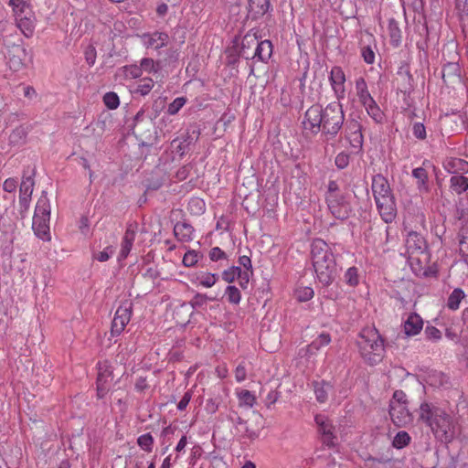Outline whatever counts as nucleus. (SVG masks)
Masks as SVG:
<instances>
[{"label": "nucleus", "mask_w": 468, "mask_h": 468, "mask_svg": "<svg viewBox=\"0 0 468 468\" xmlns=\"http://www.w3.org/2000/svg\"><path fill=\"white\" fill-rule=\"evenodd\" d=\"M257 44V37L253 35H246L242 40L240 48V56L243 57L244 49L254 51Z\"/></svg>", "instance_id": "obj_47"}, {"label": "nucleus", "mask_w": 468, "mask_h": 468, "mask_svg": "<svg viewBox=\"0 0 468 468\" xmlns=\"http://www.w3.org/2000/svg\"><path fill=\"white\" fill-rule=\"evenodd\" d=\"M406 253L409 255L428 252L424 238L416 231H410L405 240Z\"/></svg>", "instance_id": "obj_16"}, {"label": "nucleus", "mask_w": 468, "mask_h": 468, "mask_svg": "<svg viewBox=\"0 0 468 468\" xmlns=\"http://www.w3.org/2000/svg\"><path fill=\"white\" fill-rule=\"evenodd\" d=\"M154 86V82L153 79L151 78H143L140 79L137 84V88L135 89L134 92L138 93L142 96H146L150 93L152 89Z\"/></svg>", "instance_id": "obj_40"}, {"label": "nucleus", "mask_w": 468, "mask_h": 468, "mask_svg": "<svg viewBox=\"0 0 468 468\" xmlns=\"http://www.w3.org/2000/svg\"><path fill=\"white\" fill-rule=\"evenodd\" d=\"M420 419L431 428L440 441L449 443L455 437L457 424L453 418L434 404L422 403L420 407Z\"/></svg>", "instance_id": "obj_1"}, {"label": "nucleus", "mask_w": 468, "mask_h": 468, "mask_svg": "<svg viewBox=\"0 0 468 468\" xmlns=\"http://www.w3.org/2000/svg\"><path fill=\"white\" fill-rule=\"evenodd\" d=\"M412 176L414 178L417 179V186L420 193L422 192H428L429 187L427 185L428 180V173L427 171L422 167H417L413 169Z\"/></svg>", "instance_id": "obj_33"}, {"label": "nucleus", "mask_w": 468, "mask_h": 468, "mask_svg": "<svg viewBox=\"0 0 468 468\" xmlns=\"http://www.w3.org/2000/svg\"><path fill=\"white\" fill-rule=\"evenodd\" d=\"M422 328L423 320L421 316L416 313L410 314L403 324V331L408 336L419 335Z\"/></svg>", "instance_id": "obj_20"}, {"label": "nucleus", "mask_w": 468, "mask_h": 468, "mask_svg": "<svg viewBox=\"0 0 468 468\" xmlns=\"http://www.w3.org/2000/svg\"><path fill=\"white\" fill-rule=\"evenodd\" d=\"M201 258L199 251L195 250H188L183 256L182 263L185 267L190 268L197 265Z\"/></svg>", "instance_id": "obj_41"}, {"label": "nucleus", "mask_w": 468, "mask_h": 468, "mask_svg": "<svg viewBox=\"0 0 468 468\" xmlns=\"http://www.w3.org/2000/svg\"><path fill=\"white\" fill-rule=\"evenodd\" d=\"M215 373L218 378L223 379L226 378L229 375V368L225 363L220 364L216 367Z\"/></svg>", "instance_id": "obj_60"}, {"label": "nucleus", "mask_w": 468, "mask_h": 468, "mask_svg": "<svg viewBox=\"0 0 468 468\" xmlns=\"http://www.w3.org/2000/svg\"><path fill=\"white\" fill-rule=\"evenodd\" d=\"M412 133L413 135L420 140H423L426 138V129L423 123L421 122H415L412 126Z\"/></svg>", "instance_id": "obj_57"}, {"label": "nucleus", "mask_w": 468, "mask_h": 468, "mask_svg": "<svg viewBox=\"0 0 468 468\" xmlns=\"http://www.w3.org/2000/svg\"><path fill=\"white\" fill-rule=\"evenodd\" d=\"M322 106L314 104L305 112L303 121V130L306 136L315 135L322 131Z\"/></svg>", "instance_id": "obj_8"}, {"label": "nucleus", "mask_w": 468, "mask_h": 468, "mask_svg": "<svg viewBox=\"0 0 468 468\" xmlns=\"http://www.w3.org/2000/svg\"><path fill=\"white\" fill-rule=\"evenodd\" d=\"M174 234L179 241L188 242L194 238V229L186 223H176L174 228Z\"/></svg>", "instance_id": "obj_25"}, {"label": "nucleus", "mask_w": 468, "mask_h": 468, "mask_svg": "<svg viewBox=\"0 0 468 468\" xmlns=\"http://www.w3.org/2000/svg\"><path fill=\"white\" fill-rule=\"evenodd\" d=\"M187 209L193 215H202L206 211L205 201L199 197H192L188 201Z\"/></svg>", "instance_id": "obj_37"}, {"label": "nucleus", "mask_w": 468, "mask_h": 468, "mask_svg": "<svg viewBox=\"0 0 468 468\" xmlns=\"http://www.w3.org/2000/svg\"><path fill=\"white\" fill-rule=\"evenodd\" d=\"M112 371L108 362H100L98 364L97 377V397L103 399L111 388L112 382Z\"/></svg>", "instance_id": "obj_10"}, {"label": "nucleus", "mask_w": 468, "mask_h": 468, "mask_svg": "<svg viewBox=\"0 0 468 468\" xmlns=\"http://www.w3.org/2000/svg\"><path fill=\"white\" fill-rule=\"evenodd\" d=\"M378 211L386 223H391L397 216V206L393 195L375 199Z\"/></svg>", "instance_id": "obj_11"}, {"label": "nucleus", "mask_w": 468, "mask_h": 468, "mask_svg": "<svg viewBox=\"0 0 468 468\" xmlns=\"http://www.w3.org/2000/svg\"><path fill=\"white\" fill-rule=\"evenodd\" d=\"M329 81L332 90L338 101L346 97V74L339 66L332 67L329 75Z\"/></svg>", "instance_id": "obj_12"}, {"label": "nucleus", "mask_w": 468, "mask_h": 468, "mask_svg": "<svg viewBox=\"0 0 468 468\" xmlns=\"http://www.w3.org/2000/svg\"><path fill=\"white\" fill-rule=\"evenodd\" d=\"M344 282L350 287H356L359 284L360 276L356 267L348 268L344 274Z\"/></svg>", "instance_id": "obj_36"}, {"label": "nucleus", "mask_w": 468, "mask_h": 468, "mask_svg": "<svg viewBox=\"0 0 468 468\" xmlns=\"http://www.w3.org/2000/svg\"><path fill=\"white\" fill-rule=\"evenodd\" d=\"M218 275L207 271H199L196 273L195 280L193 282L205 288H211L218 282Z\"/></svg>", "instance_id": "obj_28"}, {"label": "nucleus", "mask_w": 468, "mask_h": 468, "mask_svg": "<svg viewBox=\"0 0 468 468\" xmlns=\"http://www.w3.org/2000/svg\"><path fill=\"white\" fill-rule=\"evenodd\" d=\"M17 27L26 37L33 36L36 27V16L33 10H27L22 14L15 16Z\"/></svg>", "instance_id": "obj_15"}, {"label": "nucleus", "mask_w": 468, "mask_h": 468, "mask_svg": "<svg viewBox=\"0 0 468 468\" xmlns=\"http://www.w3.org/2000/svg\"><path fill=\"white\" fill-rule=\"evenodd\" d=\"M34 187V180L31 177H26L22 180L20 188H19V196H25L31 197Z\"/></svg>", "instance_id": "obj_46"}, {"label": "nucleus", "mask_w": 468, "mask_h": 468, "mask_svg": "<svg viewBox=\"0 0 468 468\" xmlns=\"http://www.w3.org/2000/svg\"><path fill=\"white\" fill-rule=\"evenodd\" d=\"M389 415L398 427H404L412 421V415L408 408L407 395L402 390H396L389 403Z\"/></svg>", "instance_id": "obj_6"}, {"label": "nucleus", "mask_w": 468, "mask_h": 468, "mask_svg": "<svg viewBox=\"0 0 468 468\" xmlns=\"http://www.w3.org/2000/svg\"><path fill=\"white\" fill-rule=\"evenodd\" d=\"M272 54V44L269 40L259 42L257 40L254 51L244 49L243 58L246 59L257 58L259 61L267 62Z\"/></svg>", "instance_id": "obj_14"}, {"label": "nucleus", "mask_w": 468, "mask_h": 468, "mask_svg": "<svg viewBox=\"0 0 468 468\" xmlns=\"http://www.w3.org/2000/svg\"><path fill=\"white\" fill-rule=\"evenodd\" d=\"M349 198L350 195L340 189L335 181L328 182L325 202L329 211L335 218L343 220L350 217L353 210Z\"/></svg>", "instance_id": "obj_4"}, {"label": "nucleus", "mask_w": 468, "mask_h": 468, "mask_svg": "<svg viewBox=\"0 0 468 468\" xmlns=\"http://www.w3.org/2000/svg\"><path fill=\"white\" fill-rule=\"evenodd\" d=\"M132 314L133 304L130 302H124L117 308L112 322L111 334L112 336L120 335L123 332Z\"/></svg>", "instance_id": "obj_9"}, {"label": "nucleus", "mask_w": 468, "mask_h": 468, "mask_svg": "<svg viewBox=\"0 0 468 468\" xmlns=\"http://www.w3.org/2000/svg\"><path fill=\"white\" fill-rule=\"evenodd\" d=\"M311 260L319 282L330 285L336 277L337 266L329 245L322 239H314L311 244Z\"/></svg>", "instance_id": "obj_2"}, {"label": "nucleus", "mask_w": 468, "mask_h": 468, "mask_svg": "<svg viewBox=\"0 0 468 468\" xmlns=\"http://www.w3.org/2000/svg\"><path fill=\"white\" fill-rule=\"evenodd\" d=\"M362 57L367 64H372L375 61V53L370 47H364L362 48Z\"/></svg>", "instance_id": "obj_58"}, {"label": "nucleus", "mask_w": 468, "mask_h": 468, "mask_svg": "<svg viewBox=\"0 0 468 468\" xmlns=\"http://www.w3.org/2000/svg\"><path fill=\"white\" fill-rule=\"evenodd\" d=\"M228 301L232 304H239L241 300L240 291L232 285H229L225 292Z\"/></svg>", "instance_id": "obj_44"}, {"label": "nucleus", "mask_w": 468, "mask_h": 468, "mask_svg": "<svg viewBox=\"0 0 468 468\" xmlns=\"http://www.w3.org/2000/svg\"><path fill=\"white\" fill-rule=\"evenodd\" d=\"M466 298V293L461 288H455L452 292L448 295L445 307L452 312H455L460 309L462 302Z\"/></svg>", "instance_id": "obj_24"}, {"label": "nucleus", "mask_w": 468, "mask_h": 468, "mask_svg": "<svg viewBox=\"0 0 468 468\" xmlns=\"http://www.w3.org/2000/svg\"><path fill=\"white\" fill-rule=\"evenodd\" d=\"M443 168L450 174H466L468 162L458 157H449L443 162Z\"/></svg>", "instance_id": "obj_23"}, {"label": "nucleus", "mask_w": 468, "mask_h": 468, "mask_svg": "<svg viewBox=\"0 0 468 468\" xmlns=\"http://www.w3.org/2000/svg\"><path fill=\"white\" fill-rule=\"evenodd\" d=\"M140 67L142 68V71L144 70L145 72L156 73L159 69V64L154 62L153 58H144L141 60Z\"/></svg>", "instance_id": "obj_50"}, {"label": "nucleus", "mask_w": 468, "mask_h": 468, "mask_svg": "<svg viewBox=\"0 0 468 468\" xmlns=\"http://www.w3.org/2000/svg\"><path fill=\"white\" fill-rule=\"evenodd\" d=\"M426 339L432 342H438L442 338L441 332L435 326L427 325L424 330Z\"/></svg>", "instance_id": "obj_48"}, {"label": "nucleus", "mask_w": 468, "mask_h": 468, "mask_svg": "<svg viewBox=\"0 0 468 468\" xmlns=\"http://www.w3.org/2000/svg\"><path fill=\"white\" fill-rule=\"evenodd\" d=\"M137 443L141 449L147 452H151L154 445V438L151 433H144L138 437Z\"/></svg>", "instance_id": "obj_45"}, {"label": "nucleus", "mask_w": 468, "mask_h": 468, "mask_svg": "<svg viewBox=\"0 0 468 468\" xmlns=\"http://www.w3.org/2000/svg\"><path fill=\"white\" fill-rule=\"evenodd\" d=\"M249 6L256 16H263L270 8V0H249Z\"/></svg>", "instance_id": "obj_34"}, {"label": "nucleus", "mask_w": 468, "mask_h": 468, "mask_svg": "<svg viewBox=\"0 0 468 468\" xmlns=\"http://www.w3.org/2000/svg\"><path fill=\"white\" fill-rule=\"evenodd\" d=\"M142 39L146 48L159 49L168 43L169 37L163 32H154L143 35Z\"/></svg>", "instance_id": "obj_21"}, {"label": "nucleus", "mask_w": 468, "mask_h": 468, "mask_svg": "<svg viewBox=\"0 0 468 468\" xmlns=\"http://www.w3.org/2000/svg\"><path fill=\"white\" fill-rule=\"evenodd\" d=\"M235 379L237 382L240 383L244 381L247 378V369L245 364L242 362L237 366L234 370Z\"/></svg>", "instance_id": "obj_55"}, {"label": "nucleus", "mask_w": 468, "mask_h": 468, "mask_svg": "<svg viewBox=\"0 0 468 468\" xmlns=\"http://www.w3.org/2000/svg\"><path fill=\"white\" fill-rule=\"evenodd\" d=\"M410 441L411 437L410 434L405 431H400L395 435L392 441V446L399 450L403 449L410 443Z\"/></svg>", "instance_id": "obj_39"}, {"label": "nucleus", "mask_w": 468, "mask_h": 468, "mask_svg": "<svg viewBox=\"0 0 468 468\" xmlns=\"http://www.w3.org/2000/svg\"><path fill=\"white\" fill-rule=\"evenodd\" d=\"M321 115V118H323L322 132L326 134L335 135L341 129L345 120L342 105L336 101L331 102L324 109L322 108Z\"/></svg>", "instance_id": "obj_7"}, {"label": "nucleus", "mask_w": 468, "mask_h": 468, "mask_svg": "<svg viewBox=\"0 0 468 468\" xmlns=\"http://www.w3.org/2000/svg\"><path fill=\"white\" fill-rule=\"evenodd\" d=\"M409 263L413 272L418 276L428 275L429 252H421L408 256Z\"/></svg>", "instance_id": "obj_17"}, {"label": "nucleus", "mask_w": 468, "mask_h": 468, "mask_svg": "<svg viewBox=\"0 0 468 468\" xmlns=\"http://www.w3.org/2000/svg\"><path fill=\"white\" fill-rule=\"evenodd\" d=\"M294 295L299 302H307L314 297V292L312 287L301 286L295 290Z\"/></svg>", "instance_id": "obj_43"}, {"label": "nucleus", "mask_w": 468, "mask_h": 468, "mask_svg": "<svg viewBox=\"0 0 468 468\" xmlns=\"http://www.w3.org/2000/svg\"><path fill=\"white\" fill-rule=\"evenodd\" d=\"M450 188L457 195L464 193L468 190V177L462 175L452 176L450 179Z\"/></svg>", "instance_id": "obj_29"}, {"label": "nucleus", "mask_w": 468, "mask_h": 468, "mask_svg": "<svg viewBox=\"0 0 468 468\" xmlns=\"http://www.w3.org/2000/svg\"><path fill=\"white\" fill-rule=\"evenodd\" d=\"M186 99L185 97L176 98L167 108V112L171 115L176 114L186 104Z\"/></svg>", "instance_id": "obj_51"}, {"label": "nucleus", "mask_w": 468, "mask_h": 468, "mask_svg": "<svg viewBox=\"0 0 468 468\" xmlns=\"http://www.w3.org/2000/svg\"><path fill=\"white\" fill-rule=\"evenodd\" d=\"M222 279L229 283L233 282L236 279L235 271L232 270L231 267L228 270H225L222 272Z\"/></svg>", "instance_id": "obj_62"}, {"label": "nucleus", "mask_w": 468, "mask_h": 468, "mask_svg": "<svg viewBox=\"0 0 468 468\" xmlns=\"http://www.w3.org/2000/svg\"><path fill=\"white\" fill-rule=\"evenodd\" d=\"M356 128L355 132L352 133V138L350 139L351 144L354 147H361L363 143V136L359 130L358 124H355Z\"/></svg>", "instance_id": "obj_56"}, {"label": "nucleus", "mask_w": 468, "mask_h": 468, "mask_svg": "<svg viewBox=\"0 0 468 468\" xmlns=\"http://www.w3.org/2000/svg\"><path fill=\"white\" fill-rule=\"evenodd\" d=\"M103 102L108 109L114 110L118 108L120 104V100L115 92H107L103 96Z\"/></svg>", "instance_id": "obj_49"}, {"label": "nucleus", "mask_w": 468, "mask_h": 468, "mask_svg": "<svg viewBox=\"0 0 468 468\" xmlns=\"http://www.w3.org/2000/svg\"><path fill=\"white\" fill-rule=\"evenodd\" d=\"M388 34L390 38V43L393 47L397 48L401 44L402 32L399 27V22L394 18H389L388 22Z\"/></svg>", "instance_id": "obj_26"}, {"label": "nucleus", "mask_w": 468, "mask_h": 468, "mask_svg": "<svg viewBox=\"0 0 468 468\" xmlns=\"http://www.w3.org/2000/svg\"><path fill=\"white\" fill-rule=\"evenodd\" d=\"M357 346L367 364L373 366L381 362L385 352L384 341L375 327H365L361 330Z\"/></svg>", "instance_id": "obj_3"}, {"label": "nucleus", "mask_w": 468, "mask_h": 468, "mask_svg": "<svg viewBox=\"0 0 468 468\" xmlns=\"http://www.w3.org/2000/svg\"><path fill=\"white\" fill-rule=\"evenodd\" d=\"M136 229V225L133 224H130L127 227L121 243L118 261H122L128 257L135 239Z\"/></svg>", "instance_id": "obj_18"}, {"label": "nucleus", "mask_w": 468, "mask_h": 468, "mask_svg": "<svg viewBox=\"0 0 468 468\" xmlns=\"http://www.w3.org/2000/svg\"><path fill=\"white\" fill-rule=\"evenodd\" d=\"M460 254L468 264V226L463 227L458 233Z\"/></svg>", "instance_id": "obj_32"}, {"label": "nucleus", "mask_w": 468, "mask_h": 468, "mask_svg": "<svg viewBox=\"0 0 468 468\" xmlns=\"http://www.w3.org/2000/svg\"><path fill=\"white\" fill-rule=\"evenodd\" d=\"M348 164V156L343 154L335 157V165L339 168H345Z\"/></svg>", "instance_id": "obj_64"}, {"label": "nucleus", "mask_w": 468, "mask_h": 468, "mask_svg": "<svg viewBox=\"0 0 468 468\" xmlns=\"http://www.w3.org/2000/svg\"><path fill=\"white\" fill-rule=\"evenodd\" d=\"M231 269L235 271L236 278L239 280V285L243 289H246L253 271L242 270L240 266H232Z\"/></svg>", "instance_id": "obj_38"}, {"label": "nucleus", "mask_w": 468, "mask_h": 468, "mask_svg": "<svg viewBox=\"0 0 468 468\" xmlns=\"http://www.w3.org/2000/svg\"><path fill=\"white\" fill-rule=\"evenodd\" d=\"M239 263L240 267H243V270L252 271V265H251V261H250V257L245 256V255L240 256L239 259Z\"/></svg>", "instance_id": "obj_63"}, {"label": "nucleus", "mask_w": 468, "mask_h": 468, "mask_svg": "<svg viewBox=\"0 0 468 468\" xmlns=\"http://www.w3.org/2000/svg\"><path fill=\"white\" fill-rule=\"evenodd\" d=\"M314 420L318 426V431L322 435V441L327 447H334L336 439L335 435V427L324 415H316Z\"/></svg>", "instance_id": "obj_13"}, {"label": "nucleus", "mask_w": 468, "mask_h": 468, "mask_svg": "<svg viewBox=\"0 0 468 468\" xmlns=\"http://www.w3.org/2000/svg\"><path fill=\"white\" fill-rule=\"evenodd\" d=\"M355 90L356 96L357 97V100L362 106L372 102V101L375 100L370 94L367 81L363 77L356 79Z\"/></svg>", "instance_id": "obj_22"}, {"label": "nucleus", "mask_w": 468, "mask_h": 468, "mask_svg": "<svg viewBox=\"0 0 468 468\" xmlns=\"http://www.w3.org/2000/svg\"><path fill=\"white\" fill-rule=\"evenodd\" d=\"M208 256L212 261H218L227 259L226 252L222 250L219 247L212 248L209 251Z\"/></svg>", "instance_id": "obj_54"}, {"label": "nucleus", "mask_w": 468, "mask_h": 468, "mask_svg": "<svg viewBox=\"0 0 468 468\" xmlns=\"http://www.w3.org/2000/svg\"><path fill=\"white\" fill-rule=\"evenodd\" d=\"M314 390L316 400L319 403H325L328 399L329 393L332 390V386L330 383L325 381H316L314 383Z\"/></svg>", "instance_id": "obj_27"}, {"label": "nucleus", "mask_w": 468, "mask_h": 468, "mask_svg": "<svg viewBox=\"0 0 468 468\" xmlns=\"http://www.w3.org/2000/svg\"><path fill=\"white\" fill-rule=\"evenodd\" d=\"M331 342V336L327 333L320 334L310 345L307 346V353L314 355L321 347L326 346Z\"/></svg>", "instance_id": "obj_30"}, {"label": "nucleus", "mask_w": 468, "mask_h": 468, "mask_svg": "<svg viewBox=\"0 0 468 468\" xmlns=\"http://www.w3.org/2000/svg\"><path fill=\"white\" fill-rule=\"evenodd\" d=\"M126 78L137 79L142 75V68L137 65H130L124 68Z\"/></svg>", "instance_id": "obj_53"}, {"label": "nucleus", "mask_w": 468, "mask_h": 468, "mask_svg": "<svg viewBox=\"0 0 468 468\" xmlns=\"http://www.w3.org/2000/svg\"><path fill=\"white\" fill-rule=\"evenodd\" d=\"M371 188L374 199L393 195L388 179L381 174H377L372 177Z\"/></svg>", "instance_id": "obj_19"}, {"label": "nucleus", "mask_w": 468, "mask_h": 468, "mask_svg": "<svg viewBox=\"0 0 468 468\" xmlns=\"http://www.w3.org/2000/svg\"><path fill=\"white\" fill-rule=\"evenodd\" d=\"M50 204L47 195H42L36 205L32 229L43 240H49Z\"/></svg>", "instance_id": "obj_5"}, {"label": "nucleus", "mask_w": 468, "mask_h": 468, "mask_svg": "<svg viewBox=\"0 0 468 468\" xmlns=\"http://www.w3.org/2000/svg\"><path fill=\"white\" fill-rule=\"evenodd\" d=\"M8 4L12 7L14 16L32 9L28 0H9Z\"/></svg>", "instance_id": "obj_42"}, {"label": "nucleus", "mask_w": 468, "mask_h": 468, "mask_svg": "<svg viewBox=\"0 0 468 468\" xmlns=\"http://www.w3.org/2000/svg\"><path fill=\"white\" fill-rule=\"evenodd\" d=\"M363 107L365 108L368 116L371 117L375 122L382 123L384 122L385 114L375 100L372 101V102L364 105Z\"/></svg>", "instance_id": "obj_31"}, {"label": "nucleus", "mask_w": 468, "mask_h": 468, "mask_svg": "<svg viewBox=\"0 0 468 468\" xmlns=\"http://www.w3.org/2000/svg\"><path fill=\"white\" fill-rule=\"evenodd\" d=\"M114 249L112 246L106 247L102 251H99L93 254V259L98 261L104 262L107 261L111 256L113 254Z\"/></svg>", "instance_id": "obj_52"}, {"label": "nucleus", "mask_w": 468, "mask_h": 468, "mask_svg": "<svg viewBox=\"0 0 468 468\" xmlns=\"http://www.w3.org/2000/svg\"><path fill=\"white\" fill-rule=\"evenodd\" d=\"M191 398H192V394L189 391L186 392L184 394V396L182 397V399H180V401L178 402L177 409L179 410H186V408L187 407V405L189 404V402L191 400Z\"/></svg>", "instance_id": "obj_61"}, {"label": "nucleus", "mask_w": 468, "mask_h": 468, "mask_svg": "<svg viewBox=\"0 0 468 468\" xmlns=\"http://www.w3.org/2000/svg\"><path fill=\"white\" fill-rule=\"evenodd\" d=\"M236 395L240 406L251 408L256 402V397L250 390L237 389Z\"/></svg>", "instance_id": "obj_35"}, {"label": "nucleus", "mask_w": 468, "mask_h": 468, "mask_svg": "<svg viewBox=\"0 0 468 468\" xmlns=\"http://www.w3.org/2000/svg\"><path fill=\"white\" fill-rule=\"evenodd\" d=\"M17 187V182L15 178H7L3 184V188L5 192L13 193Z\"/></svg>", "instance_id": "obj_59"}]
</instances>
